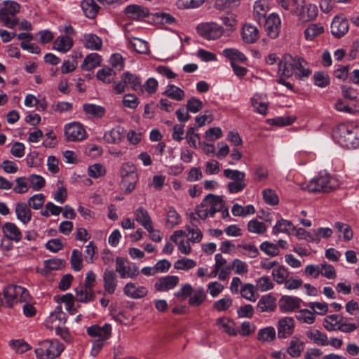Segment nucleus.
Listing matches in <instances>:
<instances>
[{"instance_id": "ddd939ff", "label": "nucleus", "mask_w": 359, "mask_h": 359, "mask_svg": "<svg viewBox=\"0 0 359 359\" xmlns=\"http://www.w3.org/2000/svg\"><path fill=\"white\" fill-rule=\"evenodd\" d=\"M294 328V320L292 317L285 316L278 320L277 324L278 337L286 339L292 335Z\"/></svg>"}, {"instance_id": "de8ad7c7", "label": "nucleus", "mask_w": 359, "mask_h": 359, "mask_svg": "<svg viewBox=\"0 0 359 359\" xmlns=\"http://www.w3.org/2000/svg\"><path fill=\"white\" fill-rule=\"evenodd\" d=\"M274 284L268 276H263L255 280V289L261 292L271 290L273 288Z\"/></svg>"}, {"instance_id": "603ef678", "label": "nucleus", "mask_w": 359, "mask_h": 359, "mask_svg": "<svg viewBox=\"0 0 359 359\" xmlns=\"http://www.w3.org/2000/svg\"><path fill=\"white\" fill-rule=\"evenodd\" d=\"M295 229V226L289 220L280 219L276 222L273 227V233L278 234L279 233H288L290 230Z\"/></svg>"}, {"instance_id": "8fccbe9b", "label": "nucleus", "mask_w": 359, "mask_h": 359, "mask_svg": "<svg viewBox=\"0 0 359 359\" xmlns=\"http://www.w3.org/2000/svg\"><path fill=\"white\" fill-rule=\"evenodd\" d=\"M248 231L250 233L262 235L266 231V224L257 219L250 220L247 225Z\"/></svg>"}, {"instance_id": "39448f33", "label": "nucleus", "mask_w": 359, "mask_h": 359, "mask_svg": "<svg viewBox=\"0 0 359 359\" xmlns=\"http://www.w3.org/2000/svg\"><path fill=\"white\" fill-rule=\"evenodd\" d=\"M5 303L8 306H12L18 302H27L29 294L27 289L19 285H8L4 290Z\"/></svg>"}, {"instance_id": "2f4dec72", "label": "nucleus", "mask_w": 359, "mask_h": 359, "mask_svg": "<svg viewBox=\"0 0 359 359\" xmlns=\"http://www.w3.org/2000/svg\"><path fill=\"white\" fill-rule=\"evenodd\" d=\"M134 216L136 222L144 229L150 228L153 224L152 219L148 211L143 207H139L134 211Z\"/></svg>"}, {"instance_id": "0e129e2a", "label": "nucleus", "mask_w": 359, "mask_h": 359, "mask_svg": "<svg viewBox=\"0 0 359 359\" xmlns=\"http://www.w3.org/2000/svg\"><path fill=\"white\" fill-rule=\"evenodd\" d=\"M15 185L13 187V191L16 194H22L27 193L29 190V181L25 177H17L15 180Z\"/></svg>"}, {"instance_id": "0eeeda50", "label": "nucleus", "mask_w": 359, "mask_h": 359, "mask_svg": "<svg viewBox=\"0 0 359 359\" xmlns=\"http://www.w3.org/2000/svg\"><path fill=\"white\" fill-rule=\"evenodd\" d=\"M65 139L69 142H81L86 139L87 133L83 126L77 121H72L64 126Z\"/></svg>"}, {"instance_id": "7ed1b4c3", "label": "nucleus", "mask_w": 359, "mask_h": 359, "mask_svg": "<svg viewBox=\"0 0 359 359\" xmlns=\"http://www.w3.org/2000/svg\"><path fill=\"white\" fill-rule=\"evenodd\" d=\"M339 186L337 179L325 170L320 171L317 176L311 180L302 189L309 192H329Z\"/></svg>"}, {"instance_id": "37998d69", "label": "nucleus", "mask_w": 359, "mask_h": 359, "mask_svg": "<svg viewBox=\"0 0 359 359\" xmlns=\"http://www.w3.org/2000/svg\"><path fill=\"white\" fill-rule=\"evenodd\" d=\"M332 230L329 227H320L312 230L311 242L318 243L322 238H329L332 235Z\"/></svg>"}, {"instance_id": "5701e85b", "label": "nucleus", "mask_w": 359, "mask_h": 359, "mask_svg": "<svg viewBox=\"0 0 359 359\" xmlns=\"http://www.w3.org/2000/svg\"><path fill=\"white\" fill-rule=\"evenodd\" d=\"M4 236L10 241L18 243L22 238V233L17 225L13 222H6L1 227Z\"/></svg>"}, {"instance_id": "f3484780", "label": "nucleus", "mask_w": 359, "mask_h": 359, "mask_svg": "<svg viewBox=\"0 0 359 359\" xmlns=\"http://www.w3.org/2000/svg\"><path fill=\"white\" fill-rule=\"evenodd\" d=\"M179 281L180 278L177 276L161 277L155 282L154 287L157 291L165 292L175 287Z\"/></svg>"}, {"instance_id": "c756f323", "label": "nucleus", "mask_w": 359, "mask_h": 359, "mask_svg": "<svg viewBox=\"0 0 359 359\" xmlns=\"http://www.w3.org/2000/svg\"><path fill=\"white\" fill-rule=\"evenodd\" d=\"M242 39L247 43H253L259 38V31L256 26L245 24L242 29Z\"/></svg>"}, {"instance_id": "49530a36", "label": "nucleus", "mask_w": 359, "mask_h": 359, "mask_svg": "<svg viewBox=\"0 0 359 359\" xmlns=\"http://www.w3.org/2000/svg\"><path fill=\"white\" fill-rule=\"evenodd\" d=\"M289 271L286 267L282 265H278L272 271L271 276L275 282L278 284H283L285 280L289 277Z\"/></svg>"}, {"instance_id": "052dcab7", "label": "nucleus", "mask_w": 359, "mask_h": 359, "mask_svg": "<svg viewBox=\"0 0 359 359\" xmlns=\"http://www.w3.org/2000/svg\"><path fill=\"white\" fill-rule=\"evenodd\" d=\"M122 78L126 86H130L134 90H137L141 86V81L135 74L127 72L123 74Z\"/></svg>"}, {"instance_id": "a878e982", "label": "nucleus", "mask_w": 359, "mask_h": 359, "mask_svg": "<svg viewBox=\"0 0 359 359\" xmlns=\"http://www.w3.org/2000/svg\"><path fill=\"white\" fill-rule=\"evenodd\" d=\"M82 43L86 48L92 50H100L102 47V39L92 33H87L83 35Z\"/></svg>"}, {"instance_id": "e433bc0d", "label": "nucleus", "mask_w": 359, "mask_h": 359, "mask_svg": "<svg viewBox=\"0 0 359 359\" xmlns=\"http://www.w3.org/2000/svg\"><path fill=\"white\" fill-rule=\"evenodd\" d=\"M163 95L175 101H181L185 97L184 91L180 87L173 84H168L163 91Z\"/></svg>"}, {"instance_id": "aec40b11", "label": "nucleus", "mask_w": 359, "mask_h": 359, "mask_svg": "<svg viewBox=\"0 0 359 359\" xmlns=\"http://www.w3.org/2000/svg\"><path fill=\"white\" fill-rule=\"evenodd\" d=\"M66 321V314L63 312L61 306H56L55 311L50 313L46 320L47 326L52 329L59 325H65Z\"/></svg>"}, {"instance_id": "4d7b16f0", "label": "nucleus", "mask_w": 359, "mask_h": 359, "mask_svg": "<svg viewBox=\"0 0 359 359\" xmlns=\"http://www.w3.org/2000/svg\"><path fill=\"white\" fill-rule=\"evenodd\" d=\"M27 179L32 189L35 191H40L46 185L45 179L40 175L32 174Z\"/></svg>"}, {"instance_id": "f257e3e1", "label": "nucleus", "mask_w": 359, "mask_h": 359, "mask_svg": "<svg viewBox=\"0 0 359 359\" xmlns=\"http://www.w3.org/2000/svg\"><path fill=\"white\" fill-rule=\"evenodd\" d=\"M278 74L281 77L289 78L294 75L297 79H302L308 77L311 71L304 59L285 55L279 62Z\"/></svg>"}, {"instance_id": "69168bd1", "label": "nucleus", "mask_w": 359, "mask_h": 359, "mask_svg": "<svg viewBox=\"0 0 359 359\" xmlns=\"http://www.w3.org/2000/svg\"><path fill=\"white\" fill-rule=\"evenodd\" d=\"M259 248L264 254L271 257H276L280 252L278 246L269 241L262 243Z\"/></svg>"}, {"instance_id": "dca6fc26", "label": "nucleus", "mask_w": 359, "mask_h": 359, "mask_svg": "<svg viewBox=\"0 0 359 359\" xmlns=\"http://www.w3.org/2000/svg\"><path fill=\"white\" fill-rule=\"evenodd\" d=\"M125 137V130L121 126H116L106 131L103 135L104 140L108 144H118Z\"/></svg>"}, {"instance_id": "423d86ee", "label": "nucleus", "mask_w": 359, "mask_h": 359, "mask_svg": "<svg viewBox=\"0 0 359 359\" xmlns=\"http://www.w3.org/2000/svg\"><path fill=\"white\" fill-rule=\"evenodd\" d=\"M115 269L121 278H135L139 275L138 266L121 257L116 259Z\"/></svg>"}, {"instance_id": "c03bdc74", "label": "nucleus", "mask_w": 359, "mask_h": 359, "mask_svg": "<svg viewBox=\"0 0 359 359\" xmlns=\"http://www.w3.org/2000/svg\"><path fill=\"white\" fill-rule=\"evenodd\" d=\"M130 46L138 53L146 54L149 51L148 43L139 38H128Z\"/></svg>"}, {"instance_id": "79ce46f5", "label": "nucleus", "mask_w": 359, "mask_h": 359, "mask_svg": "<svg viewBox=\"0 0 359 359\" xmlns=\"http://www.w3.org/2000/svg\"><path fill=\"white\" fill-rule=\"evenodd\" d=\"M223 55L231 62H245L247 60L245 55L236 48H225L222 51Z\"/></svg>"}, {"instance_id": "72a5a7b5", "label": "nucleus", "mask_w": 359, "mask_h": 359, "mask_svg": "<svg viewBox=\"0 0 359 359\" xmlns=\"http://www.w3.org/2000/svg\"><path fill=\"white\" fill-rule=\"evenodd\" d=\"M325 32L323 25L320 23H311L305 29L304 37L306 41H313L316 37L320 36Z\"/></svg>"}, {"instance_id": "412c9836", "label": "nucleus", "mask_w": 359, "mask_h": 359, "mask_svg": "<svg viewBox=\"0 0 359 359\" xmlns=\"http://www.w3.org/2000/svg\"><path fill=\"white\" fill-rule=\"evenodd\" d=\"M203 202H207L205 206L210 217H214L216 212H219L224 208V201L222 197L213 194L206 196Z\"/></svg>"}, {"instance_id": "ea45409f", "label": "nucleus", "mask_w": 359, "mask_h": 359, "mask_svg": "<svg viewBox=\"0 0 359 359\" xmlns=\"http://www.w3.org/2000/svg\"><path fill=\"white\" fill-rule=\"evenodd\" d=\"M344 318L337 314L327 316L323 320V326L327 331L337 330Z\"/></svg>"}, {"instance_id": "20e7f679", "label": "nucleus", "mask_w": 359, "mask_h": 359, "mask_svg": "<svg viewBox=\"0 0 359 359\" xmlns=\"http://www.w3.org/2000/svg\"><path fill=\"white\" fill-rule=\"evenodd\" d=\"M64 346L57 340H45L39 344L35 353L39 359H53L63 351Z\"/></svg>"}, {"instance_id": "58836bf2", "label": "nucleus", "mask_w": 359, "mask_h": 359, "mask_svg": "<svg viewBox=\"0 0 359 359\" xmlns=\"http://www.w3.org/2000/svg\"><path fill=\"white\" fill-rule=\"evenodd\" d=\"M81 7L85 16L88 18H94L99 10V6L94 0H83Z\"/></svg>"}, {"instance_id": "393cba45", "label": "nucleus", "mask_w": 359, "mask_h": 359, "mask_svg": "<svg viewBox=\"0 0 359 359\" xmlns=\"http://www.w3.org/2000/svg\"><path fill=\"white\" fill-rule=\"evenodd\" d=\"M216 325L219 330L229 336H236L238 334L236 323L231 318L226 317L219 318L216 320Z\"/></svg>"}, {"instance_id": "13d9d810", "label": "nucleus", "mask_w": 359, "mask_h": 359, "mask_svg": "<svg viewBox=\"0 0 359 359\" xmlns=\"http://www.w3.org/2000/svg\"><path fill=\"white\" fill-rule=\"evenodd\" d=\"M320 275L329 280H334L337 278V271L334 266L323 262L320 263Z\"/></svg>"}, {"instance_id": "7c9ffc66", "label": "nucleus", "mask_w": 359, "mask_h": 359, "mask_svg": "<svg viewBox=\"0 0 359 359\" xmlns=\"http://www.w3.org/2000/svg\"><path fill=\"white\" fill-rule=\"evenodd\" d=\"M306 336L308 339L315 344L320 346H327L329 344V341L327 334L319 331L316 329H311L306 332Z\"/></svg>"}, {"instance_id": "f704fd0d", "label": "nucleus", "mask_w": 359, "mask_h": 359, "mask_svg": "<svg viewBox=\"0 0 359 359\" xmlns=\"http://www.w3.org/2000/svg\"><path fill=\"white\" fill-rule=\"evenodd\" d=\"M102 61L101 56L96 53H91L86 56L81 65V68L85 71H90L98 67Z\"/></svg>"}, {"instance_id": "774afa93", "label": "nucleus", "mask_w": 359, "mask_h": 359, "mask_svg": "<svg viewBox=\"0 0 359 359\" xmlns=\"http://www.w3.org/2000/svg\"><path fill=\"white\" fill-rule=\"evenodd\" d=\"M263 199L269 205H276L279 203L276 192L271 189H265L262 191Z\"/></svg>"}, {"instance_id": "9d476101", "label": "nucleus", "mask_w": 359, "mask_h": 359, "mask_svg": "<svg viewBox=\"0 0 359 359\" xmlns=\"http://www.w3.org/2000/svg\"><path fill=\"white\" fill-rule=\"evenodd\" d=\"M264 28L267 35L271 39H276L280 33V18L276 13H271L266 18H264Z\"/></svg>"}, {"instance_id": "cd10ccee", "label": "nucleus", "mask_w": 359, "mask_h": 359, "mask_svg": "<svg viewBox=\"0 0 359 359\" xmlns=\"http://www.w3.org/2000/svg\"><path fill=\"white\" fill-rule=\"evenodd\" d=\"M74 41L72 37L67 35L58 36L53 43V48L60 53H67L72 48Z\"/></svg>"}, {"instance_id": "bf43d9fd", "label": "nucleus", "mask_w": 359, "mask_h": 359, "mask_svg": "<svg viewBox=\"0 0 359 359\" xmlns=\"http://www.w3.org/2000/svg\"><path fill=\"white\" fill-rule=\"evenodd\" d=\"M255 287L251 283L244 284L240 291L241 297L250 302H255L257 297L255 294Z\"/></svg>"}, {"instance_id": "a19ab883", "label": "nucleus", "mask_w": 359, "mask_h": 359, "mask_svg": "<svg viewBox=\"0 0 359 359\" xmlns=\"http://www.w3.org/2000/svg\"><path fill=\"white\" fill-rule=\"evenodd\" d=\"M276 330L272 326H268L260 329L257 332V340L262 342H271L276 338Z\"/></svg>"}, {"instance_id": "3c124183", "label": "nucleus", "mask_w": 359, "mask_h": 359, "mask_svg": "<svg viewBox=\"0 0 359 359\" xmlns=\"http://www.w3.org/2000/svg\"><path fill=\"white\" fill-rule=\"evenodd\" d=\"M83 109L86 114L95 118H101L105 113L103 107L95 104H84Z\"/></svg>"}, {"instance_id": "6e6d98bb", "label": "nucleus", "mask_w": 359, "mask_h": 359, "mask_svg": "<svg viewBox=\"0 0 359 359\" xmlns=\"http://www.w3.org/2000/svg\"><path fill=\"white\" fill-rule=\"evenodd\" d=\"M0 22L6 27L13 29L18 23V19L14 15L1 9Z\"/></svg>"}, {"instance_id": "6e6552de", "label": "nucleus", "mask_w": 359, "mask_h": 359, "mask_svg": "<svg viewBox=\"0 0 359 359\" xmlns=\"http://www.w3.org/2000/svg\"><path fill=\"white\" fill-rule=\"evenodd\" d=\"M196 29L198 34L207 40H215L224 33L223 27L213 22L201 23Z\"/></svg>"}, {"instance_id": "bb28decb", "label": "nucleus", "mask_w": 359, "mask_h": 359, "mask_svg": "<svg viewBox=\"0 0 359 359\" xmlns=\"http://www.w3.org/2000/svg\"><path fill=\"white\" fill-rule=\"evenodd\" d=\"M269 0H257L254 5V18L260 24L269 11Z\"/></svg>"}, {"instance_id": "864d4df0", "label": "nucleus", "mask_w": 359, "mask_h": 359, "mask_svg": "<svg viewBox=\"0 0 359 359\" xmlns=\"http://www.w3.org/2000/svg\"><path fill=\"white\" fill-rule=\"evenodd\" d=\"M297 319L302 323L309 325H311L315 323L316 316L311 309H301L296 315Z\"/></svg>"}, {"instance_id": "e2e57ef3", "label": "nucleus", "mask_w": 359, "mask_h": 359, "mask_svg": "<svg viewBox=\"0 0 359 359\" xmlns=\"http://www.w3.org/2000/svg\"><path fill=\"white\" fill-rule=\"evenodd\" d=\"M233 304V300L229 296H225L222 299L215 301L213 304V308L217 311H226Z\"/></svg>"}, {"instance_id": "c85d7f7f", "label": "nucleus", "mask_w": 359, "mask_h": 359, "mask_svg": "<svg viewBox=\"0 0 359 359\" xmlns=\"http://www.w3.org/2000/svg\"><path fill=\"white\" fill-rule=\"evenodd\" d=\"M15 212L17 219L23 224H27L31 221L32 211L25 203H18L15 205Z\"/></svg>"}, {"instance_id": "a18cd8bd", "label": "nucleus", "mask_w": 359, "mask_h": 359, "mask_svg": "<svg viewBox=\"0 0 359 359\" xmlns=\"http://www.w3.org/2000/svg\"><path fill=\"white\" fill-rule=\"evenodd\" d=\"M304 350V343L299 339L293 337L287 348L288 354L292 358L299 357Z\"/></svg>"}, {"instance_id": "4c0bfd02", "label": "nucleus", "mask_w": 359, "mask_h": 359, "mask_svg": "<svg viewBox=\"0 0 359 359\" xmlns=\"http://www.w3.org/2000/svg\"><path fill=\"white\" fill-rule=\"evenodd\" d=\"M237 249L242 255L250 258H255L259 255L258 248L250 242H242L237 245Z\"/></svg>"}, {"instance_id": "338daca9", "label": "nucleus", "mask_w": 359, "mask_h": 359, "mask_svg": "<svg viewBox=\"0 0 359 359\" xmlns=\"http://www.w3.org/2000/svg\"><path fill=\"white\" fill-rule=\"evenodd\" d=\"M334 108L336 110L343 113H347L350 114H353L356 113L358 110L356 107V105L351 106L346 103V102L339 99L338 100L335 104Z\"/></svg>"}, {"instance_id": "b1692460", "label": "nucleus", "mask_w": 359, "mask_h": 359, "mask_svg": "<svg viewBox=\"0 0 359 359\" xmlns=\"http://www.w3.org/2000/svg\"><path fill=\"white\" fill-rule=\"evenodd\" d=\"M182 217L177 210L171 205L165 208V226L173 229L181 223Z\"/></svg>"}, {"instance_id": "c9c22d12", "label": "nucleus", "mask_w": 359, "mask_h": 359, "mask_svg": "<svg viewBox=\"0 0 359 359\" xmlns=\"http://www.w3.org/2000/svg\"><path fill=\"white\" fill-rule=\"evenodd\" d=\"M205 290L203 287L200 286L193 290V292L189 299V304L192 307H198L205 302Z\"/></svg>"}, {"instance_id": "473e14b6", "label": "nucleus", "mask_w": 359, "mask_h": 359, "mask_svg": "<svg viewBox=\"0 0 359 359\" xmlns=\"http://www.w3.org/2000/svg\"><path fill=\"white\" fill-rule=\"evenodd\" d=\"M275 308L276 299L271 294L262 296L257 304V309L259 312H271Z\"/></svg>"}, {"instance_id": "6ab92c4d", "label": "nucleus", "mask_w": 359, "mask_h": 359, "mask_svg": "<svg viewBox=\"0 0 359 359\" xmlns=\"http://www.w3.org/2000/svg\"><path fill=\"white\" fill-rule=\"evenodd\" d=\"M123 292L128 297L137 299L147 296L148 290L144 286L130 282L125 285Z\"/></svg>"}, {"instance_id": "a211bd4d", "label": "nucleus", "mask_w": 359, "mask_h": 359, "mask_svg": "<svg viewBox=\"0 0 359 359\" xmlns=\"http://www.w3.org/2000/svg\"><path fill=\"white\" fill-rule=\"evenodd\" d=\"M348 31V20L342 16H336L331 24V32L337 37L341 38Z\"/></svg>"}, {"instance_id": "f03ea898", "label": "nucleus", "mask_w": 359, "mask_h": 359, "mask_svg": "<svg viewBox=\"0 0 359 359\" xmlns=\"http://www.w3.org/2000/svg\"><path fill=\"white\" fill-rule=\"evenodd\" d=\"M336 143L347 149L359 148V123L348 122L338 125L333 130Z\"/></svg>"}, {"instance_id": "5fc2aeb1", "label": "nucleus", "mask_w": 359, "mask_h": 359, "mask_svg": "<svg viewBox=\"0 0 359 359\" xmlns=\"http://www.w3.org/2000/svg\"><path fill=\"white\" fill-rule=\"evenodd\" d=\"M334 226L337 232L339 235H342L344 241H349L353 238V233L348 224L337 222L334 224Z\"/></svg>"}, {"instance_id": "1a4fd4ad", "label": "nucleus", "mask_w": 359, "mask_h": 359, "mask_svg": "<svg viewBox=\"0 0 359 359\" xmlns=\"http://www.w3.org/2000/svg\"><path fill=\"white\" fill-rule=\"evenodd\" d=\"M186 236L187 234L185 231L181 229L177 230L170 236V239L177 245L178 251L180 253L184 255H188L191 252V247L190 245L191 241H189V238L185 240L184 237Z\"/></svg>"}, {"instance_id": "4468645a", "label": "nucleus", "mask_w": 359, "mask_h": 359, "mask_svg": "<svg viewBox=\"0 0 359 359\" xmlns=\"http://www.w3.org/2000/svg\"><path fill=\"white\" fill-rule=\"evenodd\" d=\"M124 13L129 19L142 20L149 15V10L140 5L130 4L124 9Z\"/></svg>"}, {"instance_id": "09e8293b", "label": "nucleus", "mask_w": 359, "mask_h": 359, "mask_svg": "<svg viewBox=\"0 0 359 359\" xmlns=\"http://www.w3.org/2000/svg\"><path fill=\"white\" fill-rule=\"evenodd\" d=\"M116 74V72L111 68L105 67L97 72L96 76L98 80L104 83H111Z\"/></svg>"}, {"instance_id": "f8f14e48", "label": "nucleus", "mask_w": 359, "mask_h": 359, "mask_svg": "<svg viewBox=\"0 0 359 359\" xmlns=\"http://www.w3.org/2000/svg\"><path fill=\"white\" fill-rule=\"evenodd\" d=\"M302 300L294 296H283L278 302L279 309L283 313H291L301 307Z\"/></svg>"}, {"instance_id": "9b49d317", "label": "nucleus", "mask_w": 359, "mask_h": 359, "mask_svg": "<svg viewBox=\"0 0 359 359\" xmlns=\"http://www.w3.org/2000/svg\"><path fill=\"white\" fill-rule=\"evenodd\" d=\"M87 334L95 340L107 341L111 334V325L105 323L103 326L92 325L87 329Z\"/></svg>"}, {"instance_id": "4be33fe9", "label": "nucleus", "mask_w": 359, "mask_h": 359, "mask_svg": "<svg viewBox=\"0 0 359 359\" xmlns=\"http://www.w3.org/2000/svg\"><path fill=\"white\" fill-rule=\"evenodd\" d=\"M103 285L107 293L112 294L115 292L118 279L116 273L109 269H106L103 273Z\"/></svg>"}, {"instance_id": "2eb2a0df", "label": "nucleus", "mask_w": 359, "mask_h": 359, "mask_svg": "<svg viewBox=\"0 0 359 359\" xmlns=\"http://www.w3.org/2000/svg\"><path fill=\"white\" fill-rule=\"evenodd\" d=\"M250 102L252 107L257 113L264 116L267 114L269 102L266 95L263 93H255L250 98Z\"/></svg>"}, {"instance_id": "680f3d73", "label": "nucleus", "mask_w": 359, "mask_h": 359, "mask_svg": "<svg viewBox=\"0 0 359 359\" xmlns=\"http://www.w3.org/2000/svg\"><path fill=\"white\" fill-rule=\"evenodd\" d=\"M196 266V261L186 257L177 259L174 264L175 269L183 271H188L191 269L194 268Z\"/></svg>"}]
</instances>
